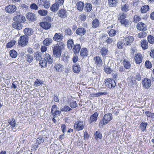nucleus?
<instances>
[{
	"label": "nucleus",
	"mask_w": 154,
	"mask_h": 154,
	"mask_svg": "<svg viewBox=\"0 0 154 154\" xmlns=\"http://www.w3.org/2000/svg\"><path fill=\"white\" fill-rule=\"evenodd\" d=\"M64 49V45H57L55 46L53 48V54L54 57L56 58L60 57L62 51Z\"/></svg>",
	"instance_id": "nucleus-1"
},
{
	"label": "nucleus",
	"mask_w": 154,
	"mask_h": 154,
	"mask_svg": "<svg viewBox=\"0 0 154 154\" xmlns=\"http://www.w3.org/2000/svg\"><path fill=\"white\" fill-rule=\"evenodd\" d=\"M112 115L111 113L105 114L103 117V120L100 121V125H106L111 121L112 119Z\"/></svg>",
	"instance_id": "nucleus-2"
},
{
	"label": "nucleus",
	"mask_w": 154,
	"mask_h": 154,
	"mask_svg": "<svg viewBox=\"0 0 154 154\" xmlns=\"http://www.w3.org/2000/svg\"><path fill=\"white\" fill-rule=\"evenodd\" d=\"M105 85L109 88H114L115 87L116 83L114 80L108 78L105 80Z\"/></svg>",
	"instance_id": "nucleus-3"
},
{
	"label": "nucleus",
	"mask_w": 154,
	"mask_h": 154,
	"mask_svg": "<svg viewBox=\"0 0 154 154\" xmlns=\"http://www.w3.org/2000/svg\"><path fill=\"white\" fill-rule=\"evenodd\" d=\"M58 107L57 105H53L51 108V112L53 117L56 118L60 115L61 112L57 110Z\"/></svg>",
	"instance_id": "nucleus-4"
},
{
	"label": "nucleus",
	"mask_w": 154,
	"mask_h": 154,
	"mask_svg": "<svg viewBox=\"0 0 154 154\" xmlns=\"http://www.w3.org/2000/svg\"><path fill=\"white\" fill-rule=\"evenodd\" d=\"M16 9V6L12 5H9L5 7L6 12L9 14H12L14 13Z\"/></svg>",
	"instance_id": "nucleus-5"
},
{
	"label": "nucleus",
	"mask_w": 154,
	"mask_h": 154,
	"mask_svg": "<svg viewBox=\"0 0 154 154\" xmlns=\"http://www.w3.org/2000/svg\"><path fill=\"white\" fill-rule=\"evenodd\" d=\"M74 126V129H76L77 131L82 130L84 128L83 122L82 121H78Z\"/></svg>",
	"instance_id": "nucleus-6"
},
{
	"label": "nucleus",
	"mask_w": 154,
	"mask_h": 154,
	"mask_svg": "<svg viewBox=\"0 0 154 154\" xmlns=\"http://www.w3.org/2000/svg\"><path fill=\"white\" fill-rule=\"evenodd\" d=\"M13 20L14 21H17L21 23H24L26 21L25 17L22 15H17L14 17Z\"/></svg>",
	"instance_id": "nucleus-7"
},
{
	"label": "nucleus",
	"mask_w": 154,
	"mask_h": 154,
	"mask_svg": "<svg viewBox=\"0 0 154 154\" xmlns=\"http://www.w3.org/2000/svg\"><path fill=\"white\" fill-rule=\"evenodd\" d=\"M9 125H11L9 127V128H11L12 130L16 129H17V124L15 120L13 118H11L8 121Z\"/></svg>",
	"instance_id": "nucleus-8"
},
{
	"label": "nucleus",
	"mask_w": 154,
	"mask_h": 154,
	"mask_svg": "<svg viewBox=\"0 0 154 154\" xmlns=\"http://www.w3.org/2000/svg\"><path fill=\"white\" fill-rule=\"evenodd\" d=\"M142 84L145 88H149L151 85V80L147 78H145L142 81Z\"/></svg>",
	"instance_id": "nucleus-9"
},
{
	"label": "nucleus",
	"mask_w": 154,
	"mask_h": 154,
	"mask_svg": "<svg viewBox=\"0 0 154 154\" xmlns=\"http://www.w3.org/2000/svg\"><path fill=\"white\" fill-rule=\"evenodd\" d=\"M137 28L138 30L144 31L146 30V26L145 24L142 22L138 23L137 25Z\"/></svg>",
	"instance_id": "nucleus-10"
},
{
	"label": "nucleus",
	"mask_w": 154,
	"mask_h": 154,
	"mask_svg": "<svg viewBox=\"0 0 154 154\" xmlns=\"http://www.w3.org/2000/svg\"><path fill=\"white\" fill-rule=\"evenodd\" d=\"M23 31L24 34H25V35H23L20 36V38H27V37L28 35H32L33 33L32 30L29 28L25 29Z\"/></svg>",
	"instance_id": "nucleus-11"
},
{
	"label": "nucleus",
	"mask_w": 154,
	"mask_h": 154,
	"mask_svg": "<svg viewBox=\"0 0 154 154\" xmlns=\"http://www.w3.org/2000/svg\"><path fill=\"white\" fill-rule=\"evenodd\" d=\"M26 17L28 20L33 21L35 19V14L29 12L26 14Z\"/></svg>",
	"instance_id": "nucleus-12"
},
{
	"label": "nucleus",
	"mask_w": 154,
	"mask_h": 154,
	"mask_svg": "<svg viewBox=\"0 0 154 154\" xmlns=\"http://www.w3.org/2000/svg\"><path fill=\"white\" fill-rule=\"evenodd\" d=\"M38 2L39 4L40 3L42 5H43L46 9L49 8L50 6L49 2L47 0H39Z\"/></svg>",
	"instance_id": "nucleus-13"
},
{
	"label": "nucleus",
	"mask_w": 154,
	"mask_h": 154,
	"mask_svg": "<svg viewBox=\"0 0 154 154\" xmlns=\"http://www.w3.org/2000/svg\"><path fill=\"white\" fill-rule=\"evenodd\" d=\"M40 26L45 29H48L51 27V24L47 22H43L40 23Z\"/></svg>",
	"instance_id": "nucleus-14"
},
{
	"label": "nucleus",
	"mask_w": 154,
	"mask_h": 154,
	"mask_svg": "<svg viewBox=\"0 0 154 154\" xmlns=\"http://www.w3.org/2000/svg\"><path fill=\"white\" fill-rule=\"evenodd\" d=\"M88 51L86 48H82L80 50V55L81 57L84 58L88 55Z\"/></svg>",
	"instance_id": "nucleus-15"
},
{
	"label": "nucleus",
	"mask_w": 154,
	"mask_h": 154,
	"mask_svg": "<svg viewBox=\"0 0 154 154\" xmlns=\"http://www.w3.org/2000/svg\"><path fill=\"white\" fill-rule=\"evenodd\" d=\"M76 33L80 35H82L86 33V30L83 27L79 28L77 29Z\"/></svg>",
	"instance_id": "nucleus-16"
},
{
	"label": "nucleus",
	"mask_w": 154,
	"mask_h": 154,
	"mask_svg": "<svg viewBox=\"0 0 154 154\" xmlns=\"http://www.w3.org/2000/svg\"><path fill=\"white\" fill-rule=\"evenodd\" d=\"M98 116V114L97 112H95L93 115L91 116L89 120L90 123L96 122L97 120Z\"/></svg>",
	"instance_id": "nucleus-17"
},
{
	"label": "nucleus",
	"mask_w": 154,
	"mask_h": 154,
	"mask_svg": "<svg viewBox=\"0 0 154 154\" xmlns=\"http://www.w3.org/2000/svg\"><path fill=\"white\" fill-rule=\"evenodd\" d=\"M45 59L47 62L50 64H51L53 62L52 57L48 53H46L45 54Z\"/></svg>",
	"instance_id": "nucleus-18"
},
{
	"label": "nucleus",
	"mask_w": 154,
	"mask_h": 154,
	"mask_svg": "<svg viewBox=\"0 0 154 154\" xmlns=\"http://www.w3.org/2000/svg\"><path fill=\"white\" fill-rule=\"evenodd\" d=\"M142 56L141 54H138L135 55L134 57V59L137 64H139L142 61Z\"/></svg>",
	"instance_id": "nucleus-19"
},
{
	"label": "nucleus",
	"mask_w": 154,
	"mask_h": 154,
	"mask_svg": "<svg viewBox=\"0 0 154 154\" xmlns=\"http://www.w3.org/2000/svg\"><path fill=\"white\" fill-rule=\"evenodd\" d=\"M12 26L13 28L17 29H21L22 27L21 24L17 21H14L13 22L12 24Z\"/></svg>",
	"instance_id": "nucleus-20"
},
{
	"label": "nucleus",
	"mask_w": 154,
	"mask_h": 154,
	"mask_svg": "<svg viewBox=\"0 0 154 154\" xmlns=\"http://www.w3.org/2000/svg\"><path fill=\"white\" fill-rule=\"evenodd\" d=\"M81 46L80 44H76L74 45L72 49L74 53L77 54L79 53V51L81 50Z\"/></svg>",
	"instance_id": "nucleus-21"
},
{
	"label": "nucleus",
	"mask_w": 154,
	"mask_h": 154,
	"mask_svg": "<svg viewBox=\"0 0 154 154\" xmlns=\"http://www.w3.org/2000/svg\"><path fill=\"white\" fill-rule=\"evenodd\" d=\"M118 2V0H108V4L110 7H115Z\"/></svg>",
	"instance_id": "nucleus-22"
},
{
	"label": "nucleus",
	"mask_w": 154,
	"mask_h": 154,
	"mask_svg": "<svg viewBox=\"0 0 154 154\" xmlns=\"http://www.w3.org/2000/svg\"><path fill=\"white\" fill-rule=\"evenodd\" d=\"M92 9V6L90 3H86L84 6V11L86 12H90Z\"/></svg>",
	"instance_id": "nucleus-23"
},
{
	"label": "nucleus",
	"mask_w": 154,
	"mask_h": 154,
	"mask_svg": "<svg viewBox=\"0 0 154 154\" xmlns=\"http://www.w3.org/2000/svg\"><path fill=\"white\" fill-rule=\"evenodd\" d=\"M141 45L143 50H145L148 48V42L145 39L142 40L141 42Z\"/></svg>",
	"instance_id": "nucleus-24"
},
{
	"label": "nucleus",
	"mask_w": 154,
	"mask_h": 154,
	"mask_svg": "<svg viewBox=\"0 0 154 154\" xmlns=\"http://www.w3.org/2000/svg\"><path fill=\"white\" fill-rule=\"evenodd\" d=\"M81 69V68L79 65L75 64L73 66V71L74 72L78 73H79Z\"/></svg>",
	"instance_id": "nucleus-25"
},
{
	"label": "nucleus",
	"mask_w": 154,
	"mask_h": 154,
	"mask_svg": "<svg viewBox=\"0 0 154 154\" xmlns=\"http://www.w3.org/2000/svg\"><path fill=\"white\" fill-rule=\"evenodd\" d=\"M58 16L61 18L66 17L67 16L66 11L63 9L60 10L59 11Z\"/></svg>",
	"instance_id": "nucleus-26"
},
{
	"label": "nucleus",
	"mask_w": 154,
	"mask_h": 154,
	"mask_svg": "<svg viewBox=\"0 0 154 154\" xmlns=\"http://www.w3.org/2000/svg\"><path fill=\"white\" fill-rule=\"evenodd\" d=\"M28 39H20L18 41V43L22 46H25L28 42Z\"/></svg>",
	"instance_id": "nucleus-27"
},
{
	"label": "nucleus",
	"mask_w": 154,
	"mask_h": 154,
	"mask_svg": "<svg viewBox=\"0 0 154 154\" xmlns=\"http://www.w3.org/2000/svg\"><path fill=\"white\" fill-rule=\"evenodd\" d=\"M76 6L77 9L80 11H81L84 8V5L83 2H79L77 3Z\"/></svg>",
	"instance_id": "nucleus-28"
},
{
	"label": "nucleus",
	"mask_w": 154,
	"mask_h": 154,
	"mask_svg": "<svg viewBox=\"0 0 154 154\" xmlns=\"http://www.w3.org/2000/svg\"><path fill=\"white\" fill-rule=\"evenodd\" d=\"M99 24V21L97 19H95L92 22V26L93 28H96L98 27Z\"/></svg>",
	"instance_id": "nucleus-29"
},
{
	"label": "nucleus",
	"mask_w": 154,
	"mask_h": 154,
	"mask_svg": "<svg viewBox=\"0 0 154 154\" xmlns=\"http://www.w3.org/2000/svg\"><path fill=\"white\" fill-rule=\"evenodd\" d=\"M9 54L10 57L13 58H16L17 55V52L14 49L10 50L9 51Z\"/></svg>",
	"instance_id": "nucleus-30"
},
{
	"label": "nucleus",
	"mask_w": 154,
	"mask_h": 154,
	"mask_svg": "<svg viewBox=\"0 0 154 154\" xmlns=\"http://www.w3.org/2000/svg\"><path fill=\"white\" fill-rule=\"evenodd\" d=\"M100 52L102 55L104 57L107 55L108 51L106 48L103 47L101 49Z\"/></svg>",
	"instance_id": "nucleus-31"
},
{
	"label": "nucleus",
	"mask_w": 154,
	"mask_h": 154,
	"mask_svg": "<svg viewBox=\"0 0 154 154\" xmlns=\"http://www.w3.org/2000/svg\"><path fill=\"white\" fill-rule=\"evenodd\" d=\"M106 92H98L97 93H93L91 94V95L92 97H97L101 95H106Z\"/></svg>",
	"instance_id": "nucleus-32"
},
{
	"label": "nucleus",
	"mask_w": 154,
	"mask_h": 154,
	"mask_svg": "<svg viewBox=\"0 0 154 154\" xmlns=\"http://www.w3.org/2000/svg\"><path fill=\"white\" fill-rule=\"evenodd\" d=\"M147 125V123L145 122H142L140 123V127L142 131L144 132L145 131Z\"/></svg>",
	"instance_id": "nucleus-33"
},
{
	"label": "nucleus",
	"mask_w": 154,
	"mask_h": 154,
	"mask_svg": "<svg viewBox=\"0 0 154 154\" xmlns=\"http://www.w3.org/2000/svg\"><path fill=\"white\" fill-rule=\"evenodd\" d=\"M60 6L56 4V3L53 4L51 7V9L52 11H56L59 9V8Z\"/></svg>",
	"instance_id": "nucleus-34"
},
{
	"label": "nucleus",
	"mask_w": 154,
	"mask_h": 154,
	"mask_svg": "<svg viewBox=\"0 0 154 154\" xmlns=\"http://www.w3.org/2000/svg\"><path fill=\"white\" fill-rule=\"evenodd\" d=\"M54 68L56 71L59 72H61L63 69V66L60 64L57 63L55 65Z\"/></svg>",
	"instance_id": "nucleus-35"
},
{
	"label": "nucleus",
	"mask_w": 154,
	"mask_h": 154,
	"mask_svg": "<svg viewBox=\"0 0 154 154\" xmlns=\"http://www.w3.org/2000/svg\"><path fill=\"white\" fill-rule=\"evenodd\" d=\"M26 60L27 62L30 63L33 61V58L29 54H26L25 55Z\"/></svg>",
	"instance_id": "nucleus-36"
},
{
	"label": "nucleus",
	"mask_w": 154,
	"mask_h": 154,
	"mask_svg": "<svg viewBox=\"0 0 154 154\" xmlns=\"http://www.w3.org/2000/svg\"><path fill=\"white\" fill-rule=\"evenodd\" d=\"M149 6L147 5H144L141 7V12L143 13H145L149 10Z\"/></svg>",
	"instance_id": "nucleus-37"
},
{
	"label": "nucleus",
	"mask_w": 154,
	"mask_h": 154,
	"mask_svg": "<svg viewBox=\"0 0 154 154\" xmlns=\"http://www.w3.org/2000/svg\"><path fill=\"white\" fill-rule=\"evenodd\" d=\"M73 41L72 39H69L67 42V46L68 48L69 49H72L73 46Z\"/></svg>",
	"instance_id": "nucleus-38"
},
{
	"label": "nucleus",
	"mask_w": 154,
	"mask_h": 154,
	"mask_svg": "<svg viewBox=\"0 0 154 154\" xmlns=\"http://www.w3.org/2000/svg\"><path fill=\"white\" fill-rule=\"evenodd\" d=\"M129 8V5L127 4H126L121 6V10L123 11H127L128 10Z\"/></svg>",
	"instance_id": "nucleus-39"
},
{
	"label": "nucleus",
	"mask_w": 154,
	"mask_h": 154,
	"mask_svg": "<svg viewBox=\"0 0 154 154\" xmlns=\"http://www.w3.org/2000/svg\"><path fill=\"white\" fill-rule=\"evenodd\" d=\"M122 25H123L125 27H127L129 25V21L128 19H125L122 20V21H120Z\"/></svg>",
	"instance_id": "nucleus-40"
},
{
	"label": "nucleus",
	"mask_w": 154,
	"mask_h": 154,
	"mask_svg": "<svg viewBox=\"0 0 154 154\" xmlns=\"http://www.w3.org/2000/svg\"><path fill=\"white\" fill-rule=\"evenodd\" d=\"M39 64L42 67H45L47 66V62L44 58V60H40Z\"/></svg>",
	"instance_id": "nucleus-41"
},
{
	"label": "nucleus",
	"mask_w": 154,
	"mask_h": 154,
	"mask_svg": "<svg viewBox=\"0 0 154 154\" xmlns=\"http://www.w3.org/2000/svg\"><path fill=\"white\" fill-rule=\"evenodd\" d=\"M16 43V41L14 40L10 42H8L7 45L6 47L8 48H10L12 47Z\"/></svg>",
	"instance_id": "nucleus-42"
},
{
	"label": "nucleus",
	"mask_w": 154,
	"mask_h": 154,
	"mask_svg": "<svg viewBox=\"0 0 154 154\" xmlns=\"http://www.w3.org/2000/svg\"><path fill=\"white\" fill-rule=\"evenodd\" d=\"M52 39H45L43 41V44L46 46L49 45L52 43Z\"/></svg>",
	"instance_id": "nucleus-43"
},
{
	"label": "nucleus",
	"mask_w": 154,
	"mask_h": 154,
	"mask_svg": "<svg viewBox=\"0 0 154 154\" xmlns=\"http://www.w3.org/2000/svg\"><path fill=\"white\" fill-rule=\"evenodd\" d=\"M95 138L98 140V139H101L102 137L101 133L98 131H96L94 134Z\"/></svg>",
	"instance_id": "nucleus-44"
},
{
	"label": "nucleus",
	"mask_w": 154,
	"mask_h": 154,
	"mask_svg": "<svg viewBox=\"0 0 154 154\" xmlns=\"http://www.w3.org/2000/svg\"><path fill=\"white\" fill-rule=\"evenodd\" d=\"M123 63L125 67L127 69H129L131 66L130 64V63L125 60H124L123 61Z\"/></svg>",
	"instance_id": "nucleus-45"
},
{
	"label": "nucleus",
	"mask_w": 154,
	"mask_h": 154,
	"mask_svg": "<svg viewBox=\"0 0 154 154\" xmlns=\"http://www.w3.org/2000/svg\"><path fill=\"white\" fill-rule=\"evenodd\" d=\"M44 139L42 136H40L37 139L36 141V143L38 144H40L44 142Z\"/></svg>",
	"instance_id": "nucleus-46"
},
{
	"label": "nucleus",
	"mask_w": 154,
	"mask_h": 154,
	"mask_svg": "<svg viewBox=\"0 0 154 154\" xmlns=\"http://www.w3.org/2000/svg\"><path fill=\"white\" fill-rule=\"evenodd\" d=\"M94 60L95 61V63L97 64H100L102 61L100 57L97 56L94 58Z\"/></svg>",
	"instance_id": "nucleus-47"
},
{
	"label": "nucleus",
	"mask_w": 154,
	"mask_h": 154,
	"mask_svg": "<svg viewBox=\"0 0 154 154\" xmlns=\"http://www.w3.org/2000/svg\"><path fill=\"white\" fill-rule=\"evenodd\" d=\"M38 12L39 14L42 16H45L48 13L47 11L43 10H39Z\"/></svg>",
	"instance_id": "nucleus-48"
},
{
	"label": "nucleus",
	"mask_w": 154,
	"mask_h": 154,
	"mask_svg": "<svg viewBox=\"0 0 154 154\" xmlns=\"http://www.w3.org/2000/svg\"><path fill=\"white\" fill-rule=\"evenodd\" d=\"M41 54L40 52H36L34 54V57L37 60H40L41 58Z\"/></svg>",
	"instance_id": "nucleus-49"
},
{
	"label": "nucleus",
	"mask_w": 154,
	"mask_h": 154,
	"mask_svg": "<svg viewBox=\"0 0 154 154\" xmlns=\"http://www.w3.org/2000/svg\"><path fill=\"white\" fill-rule=\"evenodd\" d=\"M71 109V108L68 106L65 105L64 107L61 109V110L62 111L67 112L69 111Z\"/></svg>",
	"instance_id": "nucleus-50"
},
{
	"label": "nucleus",
	"mask_w": 154,
	"mask_h": 154,
	"mask_svg": "<svg viewBox=\"0 0 154 154\" xmlns=\"http://www.w3.org/2000/svg\"><path fill=\"white\" fill-rule=\"evenodd\" d=\"M35 85L36 86H38L41 85L43 83V81L37 79L34 82Z\"/></svg>",
	"instance_id": "nucleus-51"
},
{
	"label": "nucleus",
	"mask_w": 154,
	"mask_h": 154,
	"mask_svg": "<svg viewBox=\"0 0 154 154\" xmlns=\"http://www.w3.org/2000/svg\"><path fill=\"white\" fill-rule=\"evenodd\" d=\"M104 71L107 74H109L111 73L112 72L111 69L109 68L106 67V66L104 67Z\"/></svg>",
	"instance_id": "nucleus-52"
},
{
	"label": "nucleus",
	"mask_w": 154,
	"mask_h": 154,
	"mask_svg": "<svg viewBox=\"0 0 154 154\" xmlns=\"http://www.w3.org/2000/svg\"><path fill=\"white\" fill-rule=\"evenodd\" d=\"M126 17V14L125 13H123L122 14H121L120 15L118 19L120 21H122V20L126 19L125 18Z\"/></svg>",
	"instance_id": "nucleus-53"
},
{
	"label": "nucleus",
	"mask_w": 154,
	"mask_h": 154,
	"mask_svg": "<svg viewBox=\"0 0 154 154\" xmlns=\"http://www.w3.org/2000/svg\"><path fill=\"white\" fill-rule=\"evenodd\" d=\"M63 36L60 33H56L53 38H63Z\"/></svg>",
	"instance_id": "nucleus-54"
},
{
	"label": "nucleus",
	"mask_w": 154,
	"mask_h": 154,
	"mask_svg": "<svg viewBox=\"0 0 154 154\" xmlns=\"http://www.w3.org/2000/svg\"><path fill=\"white\" fill-rule=\"evenodd\" d=\"M125 42L124 43L125 45L126 46L130 45L133 42V39H125Z\"/></svg>",
	"instance_id": "nucleus-55"
},
{
	"label": "nucleus",
	"mask_w": 154,
	"mask_h": 154,
	"mask_svg": "<svg viewBox=\"0 0 154 154\" xmlns=\"http://www.w3.org/2000/svg\"><path fill=\"white\" fill-rule=\"evenodd\" d=\"M147 35L146 33L143 32L140 33L138 35L137 37L139 38H144Z\"/></svg>",
	"instance_id": "nucleus-56"
},
{
	"label": "nucleus",
	"mask_w": 154,
	"mask_h": 154,
	"mask_svg": "<svg viewBox=\"0 0 154 154\" xmlns=\"http://www.w3.org/2000/svg\"><path fill=\"white\" fill-rule=\"evenodd\" d=\"M145 65L146 67L148 69H150L152 67L151 63L149 60H147L145 62Z\"/></svg>",
	"instance_id": "nucleus-57"
},
{
	"label": "nucleus",
	"mask_w": 154,
	"mask_h": 154,
	"mask_svg": "<svg viewBox=\"0 0 154 154\" xmlns=\"http://www.w3.org/2000/svg\"><path fill=\"white\" fill-rule=\"evenodd\" d=\"M87 16L84 14H82L80 15L79 17V18L80 20H81L83 21H84L86 19Z\"/></svg>",
	"instance_id": "nucleus-58"
},
{
	"label": "nucleus",
	"mask_w": 154,
	"mask_h": 154,
	"mask_svg": "<svg viewBox=\"0 0 154 154\" xmlns=\"http://www.w3.org/2000/svg\"><path fill=\"white\" fill-rule=\"evenodd\" d=\"M116 31L113 29H112L109 32V34L110 37H112L115 35Z\"/></svg>",
	"instance_id": "nucleus-59"
},
{
	"label": "nucleus",
	"mask_w": 154,
	"mask_h": 154,
	"mask_svg": "<svg viewBox=\"0 0 154 154\" xmlns=\"http://www.w3.org/2000/svg\"><path fill=\"white\" fill-rule=\"evenodd\" d=\"M133 19V21L137 23L140 20V17L138 16L135 15L134 16Z\"/></svg>",
	"instance_id": "nucleus-60"
},
{
	"label": "nucleus",
	"mask_w": 154,
	"mask_h": 154,
	"mask_svg": "<svg viewBox=\"0 0 154 154\" xmlns=\"http://www.w3.org/2000/svg\"><path fill=\"white\" fill-rule=\"evenodd\" d=\"M64 1V0H56V4L60 6L63 5Z\"/></svg>",
	"instance_id": "nucleus-61"
},
{
	"label": "nucleus",
	"mask_w": 154,
	"mask_h": 154,
	"mask_svg": "<svg viewBox=\"0 0 154 154\" xmlns=\"http://www.w3.org/2000/svg\"><path fill=\"white\" fill-rule=\"evenodd\" d=\"M70 106L71 108H75L76 106V103L75 101H72L70 102Z\"/></svg>",
	"instance_id": "nucleus-62"
},
{
	"label": "nucleus",
	"mask_w": 154,
	"mask_h": 154,
	"mask_svg": "<svg viewBox=\"0 0 154 154\" xmlns=\"http://www.w3.org/2000/svg\"><path fill=\"white\" fill-rule=\"evenodd\" d=\"M123 45L124 44L121 41L119 42L117 44V46L119 49H122Z\"/></svg>",
	"instance_id": "nucleus-63"
},
{
	"label": "nucleus",
	"mask_w": 154,
	"mask_h": 154,
	"mask_svg": "<svg viewBox=\"0 0 154 154\" xmlns=\"http://www.w3.org/2000/svg\"><path fill=\"white\" fill-rule=\"evenodd\" d=\"M66 35H71L72 34V32L70 29L68 28L66 29L65 30Z\"/></svg>",
	"instance_id": "nucleus-64"
}]
</instances>
